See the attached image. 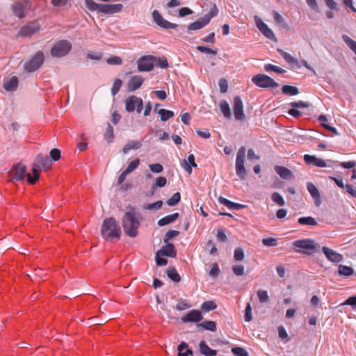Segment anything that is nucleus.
Wrapping results in <instances>:
<instances>
[{
	"mask_svg": "<svg viewBox=\"0 0 356 356\" xmlns=\"http://www.w3.org/2000/svg\"><path fill=\"white\" fill-rule=\"evenodd\" d=\"M140 214L134 208L127 211L122 220V225L124 233L131 238H135L138 234V229L140 223L139 221Z\"/></svg>",
	"mask_w": 356,
	"mask_h": 356,
	"instance_id": "f257e3e1",
	"label": "nucleus"
},
{
	"mask_svg": "<svg viewBox=\"0 0 356 356\" xmlns=\"http://www.w3.org/2000/svg\"><path fill=\"white\" fill-rule=\"evenodd\" d=\"M121 228L114 218H106L104 220L101 234L105 240H119L121 235Z\"/></svg>",
	"mask_w": 356,
	"mask_h": 356,
	"instance_id": "f03ea898",
	"label": "nucleus"
},
{
	"mask_svg": "<svg viewBox=\"0 0 356 356\" xmlns=\"http://www.w3.org/2000/svg\"><path fill=\"white\" fill-rule=\"evenodd\" d=\"M51 161L47 155L38 154L35 159L32 165V172L33 176L31 174H26L27 181L31 184H34L37 180L39 179V170L44 169L48 170L51 166Z\"/></svg>",
	"mask_w": 356,
	"mask_h": 356,
	"instance_id": "7ed1b4c3",
	"label": "nucleus"
},
{
	"mask_svg": "<svg viewBox=\"0 0 356 356\" xmlns=\"http://www.w3.org/2000/svg\"><path fill=\"white\" fill-rule=\"evenodd\" d=\"M293 245L297 252L306 254H312L320 248V245L311 238L296 240L293 242Z\"/></svg>",
	"mask_w": 356,
	"mask_h": 356,
	"instance_id": "20e7f679",
	"label": "nucleus"
},
{
	"mask_svg": "<svg viewBox=\"0 0 356 356\" xmlns=\"http://www.w3.org/2000/svg\"><path fill=\"white\" fill-rule=\"evenodd\" d=\"M246 148L241 146L236 154V174L241 179H244L247 175V171L245 168V159Z\"/></svg>",
	"mask_w": 356,
	"mask_h": 356,
	"instance_id": "39448f33",
	"label": "nucleus"
},
{
	"mask_svg": "<svg viewBox=\"0 0 356 356\" xmlns=\"http://www.w3.org/2000/svg\"><path fill=\"white\" fill-rule=\"evenodd\" d=\"M72 49V44L66 40H59L56 42L51 49L53 57L60 58L66 56Z\"/></svg>",
	"mask_w": 356,
	"mask_h": 356,
	"instance_id": "423d86ee",
	"label": "nucleus"
},
{
	"mask_svg": "<svg viewBox=\"0 0 356 356\" xmlns=\"http://www.w3.org/2000/svg\"><path fill=\"white\" fill-rule=\"evenodd\" d=\"M12 13L19 19L24 18L31 9V2L29 0L16 1L10 6Z\"/></svg>",
	"mask_w": 356,
	"mask_h": 356,
	"instance_id": "0eeeda50",
	"label": "nucleus"
},
{
	"mask_svg": "<svg viewBox=\"0 0 356 356\" xmlns=\"http://www.w3.org/2000/svg\"><path fill=\"white\" fill-rule=\"evenodd\" d=\"M252 83L262 88H276L279 84L271 77L264 74H258L252 78Z\"/></svg>",
	"mask_w": 356,
	"mask_h": 356,
	"instance_id": "6e6552de",
	"label": "nucleus"
},
{
	"mask_svg": "<svg viewBox=\"0 0 356 356\" xmlns=\"http://www.w3.org/2000/svg\"><path fill=\"white\" fill-rule=\"evenodd\" d=\"M44 62V54L42 51H38L24 65V70L28 72L36 71Z\"/></svg>",
	"mask_w": 356,
	"mask_h": 356,
	"instance_id": "1a4fd4ad",
	"label": "nucleus"
},
{
	"mask_svg": "<svg viewBox=\"0 0 356 356\" xmlns=\"http://www.w3.org/2000/svg\"><path fill=\"white\" fill-rule=\"evenodd\" d=\"M125 106L127 112H133L136 109L139 113L143 109V103L141 98L132 95L126 99Z\"/></svg>",
	"mask_w": 356,
	"mask_h": 356,
	"instance_id": "9d476101",
	"label": "nucleus"
},
{
	"mask_svg": "<svg viewBox=\"0 0 356 356\" xmlns=\"http://www.w3.org/2000/svg\"><path fill=\"white\" fill-rule=\"evenodd\" d=\"M138 70L140 72L151 71L154 66V56H146L138 60Z\"/></svg>",
	"mask_w": 356,
	"mask_h": 356,
	"instance_id": "9b49d317",
	"label": "nucleus"
},
{
	"mask_svg": "<svg viewBox=\"0 0 356 356\" xmlns=\"http://www.w3.org/2000/svg\"><path fill=\"white\" fill-rule=\"evenodd\" d=\"M234 115L236 120L243 121L245 119L243 102L239 96L234 99Z\"/></svg>",
	"mask_w": 356,
	"mask_h": 356,
	"instance_id": "f8f14e48",
	"label": "nucleus"
},
{
	"mask_svg": "<svg viewBox=\"0 0 356 356\" xmlns=\"http://www.w3.org/2000/svg\"><path fill=\"white\" fill-rule=\"evenodd\" d=\"M99 13L104 14H115L122 10L123 6L121 3L117 4H101L99 6Z\"/></svg>",
	"mask_w": 356,
	"mask_h": 356,
	"instance_id": "ddd939ff",
	"label": "nucleus"
},
{
	"mask_svg": "<svg viewBox=\"0 0 356 356\" xmlns=\"http://www.w3.org/2000/svg\"><path fill=\"white\" fill-rule=\"evenodd\" d=\"M26 168L24 165L21 163L17 164L14 166L10 172V176L13 179L19 181L24 178L26 173Z\"/></svg>",
	"mask_w": 356,
	"mask_h": 356,
	"instance_id": "4468645a",
	"label": "nucleus"
},
{
	"mask_svg": "<svg viewBox=\"0 0 356 356\" xmlns=\"http://www.w3.org/2000/svg\"><path fill=\"white\" fill-rule=\"evenodd\" d=\"M184 323H198L202 319L201 312L196 309L191 310L186 315L181 317Z\"/></svg>",
	"mask_w": 356,
	"mask_h": 356,
	"instance_id": "2eb2a0df",
	"label": "nucleus"
},
{
	"mask_svg": "<svg viewBox=\"0 0 356 356\" xmlns=\"http://www.w3.org/2000/svg\"><path fill=\"white\" fill-rule=\"evenodd\" d=\"M322 250L327 259L332 262L339 263L343 260V256L341 254L327 247H323Z\"/></svg>",
	"mask_w": 356,
	"mask_h": 356,
	"instance_id": "dca6fc26",
	"label": "nucleus"
},
{
	"mask_svg": "<svg viewBox=\"0 0 356 356\" xmlns=\"http://www.w3.org/2000/svg\"><path fill=\"white\" fill-rule=\"evenodd\" d=\"M209 10L203 15L201 21H195V22H209V21L218 13V9L215 3H209L208 5Z\"/></svg>",
	"mask_w": 356,
	"mask_h": 356,
	"instance_id": "f3484780",
	"label": "nucleus"
},
{
	"mask_svg": "<svg viewBox=\"0 0 356 356\" xmlns=\"http://www.w3.org/2000/svg\"><path fill=\"white\" fill-rule=\"evenodd\" d=\"M307 188L314 200L315 204L318 207L321 204V195L317 187L312 182L307 184Z\"/></svg>",
	"mask_w": 356,
	"mask_h": 356,
	"instance_id": "a211bd4d",
	"label": "nucleus"
},
{
	"mask_svg": "<svg viewBox=\"0 0 356 356\" xmlns=\"http://www.w3.org/2000/svg\"><path fill=\"white\" fill-rule=\"evenodd\" d=\"M40 27L36 24H27L22 27L19 34L22 36H30L40 30Z\"/></svg>",
	"mask_w": 356,
	"mask_h": 356,
	"instance_id": "6ab92c4d",
	"label": "nucleus"
},
{
	"mask_svg": "<svg viewBox=\"0 0 356 356\" xmlns=\"http://www.w3.org/2000/svg\"><path fill=\"white\" fill-rule=\"evenodd\" d=\"M181 165L188 174H191L192 167H197V164L195 162L194 155L193 154H190L187 159H184L181 162Z\"/></svg>",
	"mask_w": 356,
	"mask_h": 356,
	"instance_id": "aec40b11",
	"label": "nucleus"
},
{
	"mask_svg": "<svg viewBox=\"0 0 356 356\" xmlns=\"http://www.w3.org/2000/svg\"><path fill=\"white\" fill-rule=\"evenodd\" d=\"M259 30L262 33V34L268 38L269 40L277 42V38L273 33V31L268 27L267 24H256Z\"/></svg>",
	"mask_w": 356,
	"mask_h": 356,
	"instance_id": "412c9836",
	"label": "nucleus"
},
{
	"mask_svg": "<svg viewBox=\"0 0 356 356\" xmlns=\"http://www.w3.org/2000/svg\"><path fill=\"white\" fill-rule=\"evenodd\" d=\"M144 79L140 76H132L128 83V90L129 91H135L138 89L143 84Z\"/></svg>",
	"mask_w": 356,
	"mask_h": 356,
	"instance_id": "4be33fe9",
	"label": "nucleus"
},
{
	"mask_svg": "<svg viewBox=\"0 0 356 356\" xmlns=\"http://www.w3.org/2000/svg\"><path fill=\"white\" fill-rule=\"evenodd\" d=\"M18 86V79L17 76H10L7 77L4 80L3 87L4 89L7 91H14L17 89Z\"/></svg>",
	"mask_w": 356,
	"mask_h": 356,
	"instance_id": "5701e85b",
	"label": "nucleus"
},
{
	"mask_svg": "<svg viewBox=\"0 0 356 356\" xmlns=\"http://www.w3.org/2000/svg\"><path fill=\"white\" fill-rule=\"evenodd\" d=\"M161 256H166L170 257H175L176 256V252L175 251V247L172 243H167L163 246L161 250L158 252Z\"/></svg>",
	"mask_w": 356,
	"mask_h": 356,
	"instance_id": "b1692460",
	"label": "nucleus"
},
{
	"mask_svg": "<svg viewBox=\"0 0 356 356\" xmlns=\"http://www.w3.org/2000/svg\"><path fill=\"white\" fill-rule=\"evenodd\" d=\"M275 170L282 179H289L293 177L292 172L286 167L276 165Z\"/></svg>",
	"mask_w": 356,
	"mask_h": 356,
	"instance_id": "393cba45",
	"label": "nucleus"
},
{
	"mask_svg": "<svg viewBox=\"0 0 356 356\" xmlns=\"http://www.w3.org/2000/svg\"><path fill=\"white\" fill-rule=\"evenodd\" d=\"M199 347L200 353L205 356H215L217 354V351L210 348L204 341L200 342Z\"/></svg>",
	"mask_w": 356,
	"mask_h": 356,
	"instance_id": "a878e982",
	"label": "nucleus"
},
{
	"mask_svg": "<svg viewBox=\"0 0 356 356\" xmlns=\"http://www.w3.org/2000/svg\"><path fill=\"white\" fill-rule=\"evenodd\" d=\"M179 217L178 213H174L170 215H168L158 221L159 226H164L175 221Z\"/></svg>",
	"mask_w": 356,
	"mask_h": 356,
	"instance_id": "bb28decb",
	"label": "nucleus"
},
{
	"mask_svg": "<svg viewBox=\"0 0 356 356\" xmlns=\"http://www.w3.org/2000/svg\"><path fill=\"white\" fill-rule=\"evenodd\" d=\"M178 356H188L193 354V351L188 348V344L182 341L177 347Z\"/></svg>",
	"mask_w": 356,
	"mask_h": 356,
	"instance_id": "cd10ccee",
	"label": "nucleus"
},
{
	"mask_svg": "<svg viewBox=\"0 0 356 356\" xmlns=\"http://www.w3.org/2000/svg\"><path fill=\"white\" fill-rule=\"evenodd\" d=\"M141 146L142 143L140 141H130L124 145L122 152L124 154H127L130 150L138 149Z\"/></svg>",
	"mask_w": 356,
	"mask_h": 356,
	"instance_id": "c85d7f7f",
	"label": "nucleus"
},
{
	"mask_svg": "<svg viewBox=\"0 0 356 356\" xmlns=\"http://www.w3.org/2000/svg\"><path fill=\"white\" fill-rule=\"evenodd\" d=\"M219 107L226 118H230L232 117L231 109L227 102L225 100L221 101L219 104Z\"/></svg>",
	"mask_w": 356,
	"mask_h": 356,
	"instance_id": "c756f323",
	"label": "nucleus"
},
{
	"mask_svg": "<svg viewBox=\"0 0 356 356\" xmlns=\"http://www.w3.org/2000/svg\"><path fill=\"white\" fill-rule=\"evenodd\" d=\"M298 223L302 225L316 226L318 225L316 219L311 216L300 217L298 219Z\"/></svg>",
	"mask_w": 356,
	"mask_h": 356,
	"instance_id": "7c9ffc66",
	"label": "nucleus"
},
{
	"mask_svg": "<svg viewBox=\"0 0 356 356\" xmlns=\"http://www.w3.org/2000/svg\"><path fill=\"white\" fill-rule=\"evenodd\" d=\"M282 92L284 95L292 96L299 94V90L297 87L289 85H284L282 88Z\"/></svg>",
	"mask_w": 356,
	"mask_h": 356,
	"instance_id": "2f4dec72",
	"label": "nucleus"
},
{
	"mask_svg": "<svg viewBox=\"0 0 356 356\" xmlns=\"http://www.w3.org/2000/svg\"><path fill=\"white\" fill-rule=\"evenodd\" d=\"M197 327H202L204 330L215 332L216 330V325L214 321H206L197 325Z\"/></svg>",
	"mask_w": 356,
	"mask_h": 356,
	"instance_id": "473e14b6",
	"label": "nucleus"
},
{
	"mask_svg": "<svg viewBox=\"0 0 356 356\" xmlns=\"http://www.w3.org/2000/svg\"><path fill=\"white\" fill-rule=\"evenodd\" d=\"M277 51L279 54L282 56V58L287 62L288 63L291 65L296 64L297 60L294 58L291 54L289 53L284 51V50L281 49H278Z\"/></svg>",
	"mask_w": 356,
	"mask_h": 356,
	"instance_id": "72a5a7b5",
	"label": "nucleus"
},
{
	"mask_svg": "<svg viewBox=\"0 0 356 356\" xmlns=\"http://www.w3.org/2000/svg\"><path fill=\"white\" fill-rule=\"evenodd\" d=\"M338 271L340 275L346 277L352 275L354 273L351 267L345 265H339Z\"/></svg>",
	"mask_w": 356,
	"mask_h": 356,
	"instance_id": "f704fd0d",
	"label": "nucleus"
},
{
	"mask_svg": "<svg viewBox=\"0 0 356 356\" xmlns=\"http://www.w3.org/2000/svg\"><path fill=\"white\" fill-rule=\"evenodd\" d=\"M158 114L161 116V120L162 121H167L170 118H172L175 114L172 111L166 110L164 108H161L158 111Z\"/></svg>",
	"mask_w": 356,
	"mask_h": 356,
	"instance_id": "c9c22d12",
	"label": "nucleus"
},
{
	"mask_svg": "<svg viewBox=\"0 0 356 356\" xmlns=\"http://www.w3.org/2000/svg\"><path fill=\"white\" fill-rule=\"evenodd\" d=\"M168 277L175 282H179L181 277L175 268H169L167 270Z\"/></svg>",
	"mask_w": 356,
	"mask_h": 356,
	"instance_id": "e433bc0d",
	"label": "nucleus"
},
{
	"mask_svg": "<svg viewBox=\"0 0 356 356\" xmlns=\"http://www.w3.org/2000/svg\"><path fill=\"white\" fill-rule=\"evenodd\" d=\"M104 137L108 143H112L114 139L113 128L110 124L107 125Z\"/></svg>",
	"mask_w": 356,
	"mask_h": 356,
	"instance_id": "4c0bfd02",
	"label": "nucleus"
},
{
	"mask_svg": "<svg viewBox=\"0 0 356 356\" xmlns=\"http://www.w3.org/2000/svg\"><path fill=\"white\" fill-rule=\"evenodd\" d=\"M167 179L164 177H158L156 178L154 184L152 186L153 191L157 188H162L166 185Z\"/></svg>",
	"mask_w": 356,
	"mask_h": 356,
	"instance_id": "58836bf2",
	"label": "nucleus"
},
{
	"mask_svg": "<svg viewBox=\"0 0 356 356\" xmlns=\"http://www.w3.org/2000/svg\"><path fill=\"white\" fill-rule=\"evenodd\" d=\"M271 199L278 206L282 207L285 205V201L283 197L277 192H274L272 193Z\"/></svg>",
	"mask_w": 356,
	"mask_h": 356,
	"instance_id": "ea45409f",
	"label": "nucleus"
},
{
	"mask_svg": "<svg viewBox=\"0 0 356 356\" xmlns=\"http://www.w3.org/2000/svg\"><path fill=\"white\" fill-rule=\"evenodd\" d=\"M216 308V304L213 301H206L202 304L201 309L204 312H209Z\"/></svg>",
	"mask_w": 356,
	"mask_h": 356,
	"instance_id": "a19ab883",
	"label": "nucleus"
},
{
	"mask_svg": "<svg viewBox=\"0 0 356 356\" xmlns=\"http://www.w3.org/2000/svg\"><path fill=\"white\" fill-rule=\"evenodd\" d=\"M264 70L266 72H270V71H273V72H275L277 74H283L285 72V70L284 69H282V67H278V66H276V65H273L272 64H266L264 67Z\"/></svg>",
	"mask_w": 356,
	"mask_h": 356,
	"instance_id": "79ce46f5",
	"label": "nucleus"
},
{
	"mask_svg": "<svg viewBox=\"0 0 356 356\" xmlns=\"http://www.w3.org/2000/svg\"><path fill=\"white\" fill-rule=\"evenodd\" d=\"M257 293L261 303H266L269 301L270 298L267 291L260 289L257 291Z\"/></svg>",
	"mask_w": 356,
	"mask_h": 356,
	"instance_id": "37998d69",
	"label": "nucleus"
},
{
	"mask_svg": "<svg viewBox=\"0 0 356 356\" xmlns=\"http://www.w3.org/2000/svg\"><path fill=\"white\" fill-rule=\"evenodd\" d=\"M163 205V202L161 200H159L154 203L152 204H147L143 205V209L145 210H158L161 208Z\"/></svg>",
	"mask_w": 356,
	"mask_h": 356,
	"instance_id": "c03bdc74",
	"label": "nucleus"
},
{
	"mask_svg": "<svg viewBox=\"0 0 356 356\" xmlns=\"http://www.w3.org/2000/svg\"><path fill=\"white\" fill-rule=\"evenodd\" d=\"M181 200V195L179 192L175 193L170 199L168 200L167 204L173 207L177 205Z\"/></svg>",
	"mask_w": 356,
	"mask_h": 356,
	"instance_id": "a18cd8bd",
	"label": "nucleus"
},
{
	"mask_svg": "<svg viewBox=\"0 0 356 356\" xmlns=\"http://www.w3.org/2000/svg\"><path fill=\"white\" fill-rule=\"evenodd\" d=\"M87 58L90 60H100L103 57L102 51H89L86 55Z\"/></svg>",
	"mask_w": 356,
	"mask_h": 356,
	"instance_id": "49530a36",
	"label": "nucleus"
},
{
	"mask_svg": "<svg viewBox=\"0 0 356 356\" xmlns=\"http://www.w3.org/2000/svg\"><path fill=\"white\" fill-rule=\"evenodd\" d=\"M154 65L161 68H166L168 66V60L165 58H156V57H154Z\"/></svg>",
	"mask_w": 356,
	"mask_h": 356,
	"instance_id": "de8ad7c7",
	"label": "nucleus"
},
{
	"mask_svg": "<svg viewBox=\"0 0 356 356\" xmlns=\"http://www.w3.org/2000/svg\"><path fill=\"white\" fill-rule=\"evenodd\" d=\"M140 165V159H136L129 163V165L126 168L125 171L127 173H131L134 171Z\"/></svg>",
	"mask_w": 356,
	"mask_h": 356,
	"instance_id": "09e8293b",
	"label": "nucleus"
},
{
	"mask_svg": "<svg viewBox=\"0 0 356 356\" xmlns=\"http://www.w3.org/2000/svg\"><path fill=\"white\" fill-rule=\"evenodd\" d=\"M232 352L235 356H248L247 350L241 347H234L232 349Z\"/></svg>",
	"mask_w": 356,
	"mask_h": 356,
	"instance_id": "8fccbe9b",
	"label": "nucleus"
},
{
	"mask_svg": "<svg viewBox=\"0 0 356 356\" xmlns=\"http://www.w3.org/2000/svg\"><path fill=\"white\" fill-rule=\"evenodd\" d=\"M191 307L188 302L186 300H181L177 304L175 309L179 311L185 310Z\"/></svg>",
	"mask_w": 356,
	"mask_h": 356,
	"instance_id": "3c124183",
	"label": "nucleus"
},
{
	"mask_svg": "<svg viewBox=\"0 0 356 356\" xmlns=\"http://www.w3.org/2000/svg\"><path fill=\"white\" fill-rule=\"evenodd\" d=\"M85 3L88 9L99 12V6H101L100 3H96L93 0H85Z\"/></svg>",
	"mask_w": 356,
	"mask_h": 356,
	"instance_id": "603ef678",
	"label": "nucleus"
},
{
	"mask_svg": "<svg viewBox=\"0 0 356 356\" xmlns=\"http://www.w3.org/2000/svg\"><path fill=\"white\" fill-rule=\"evenodd\" d=\"M122 81L119 79H116L113 84V87L111 88V93L114 96L120 90L121 86H122Z\"/></svg>",
	"mask_w": 356,
	"mask_h": 356,
	"instance_id": "864d4df0",
	"label": "nucleus"
},
{
	"mask_svg": "<svg viewBox=\"0 0 356 356\" xmlns=\"http://www.w3.org/2000/svg\"><path fill=\"white\" fill-rule=\"evenodd\" d=\"M234 257L236 261H242L244 259V252L241 248H236L234 250Z\"/></svg>",
	"mask_w": 356,
	"mask_h": 356,
	"instance_id": "5fc2aeb1",
	"label": "nucleus"
},
{
	"mask_svg": "<svg viewBox=\"0 0 356 356\" xmlns=\"http://www.w3.org/2000/svg\"><path fill=\"white\" fill-rule=\"evenodd\" d=\"M262 243L268 247H274L277 244V240L275 238H266L262 240Z\"/></svg>",
	"mask_w": 356,
	"mask_h": 356,
	"instance_id": "6e6d98bb",
	"label": "nucleus"
},
{
	"mask_svg": "<svg viewBox=\"0 0 356 356\" xmlns=\"http://www.w3.org/2000/svg\"><path fill=\"white\" fill-rule=\"evenodd\" d=\"M106 63L109 65H121L122 60L119 56H113L106 60Z\"/></svg>",
	"mask_w": 356,
	"mask_h": 356,
	"instance_id": "4d7b16f0",
	"label": "nucleus"
},
{
	"mask_svg": "<svg viewBox=\"0 0 356 356\" xmlns=\"http://www.w3.org/2000/svg\"><path fill=\"white\" fill-rule=\"evenodd\" d=\"M179 232L176 230H170L166 232L164 236L163 241L165 243H167L168 241L171 240L172 238L177 236Z\"/></svg>",
	"mask_w": 356,
	"mask_h": 356,
	"instance_id": "13d9d810",
	"label": "nucleus"
},
{
	"mask_svg": "<svg viewBox=\"0 0 356 356\" xmlns=\"http://www.w3.org/2000/svg\"><path fill=\"white\" fill-rule=\"evenodd\" d=\"M245 321L247 322H250L252 319V307L250 303H248L245 309Z\"/></svg>",
	"mask_w": 356,
	"mask_h": 356,
	"instance_id": "bf43d9fd",
	"label": "nucleus"
},
{
	"mask_svg": "<svg viewBox=\"0 0 356 356\" xmlns=\"http://www.w3.org/2000/svg\"><path fill=\"white\" fill-rule=\"evenodd\" d=\"M290 105L293 107V108H308L310 106V104L308 103V102H302V101H300V102H293L290 104Z\"/></svg>",
	"mask_w": 356,
	"mask_h": 356,
	"instance_id": "052dcab7",
	"label": "nucleus"
},
{
	"mask_svg": "<svg viewBox=\"0 0 356 356\" xmlns=\"http://www.w3.org/2000/svg\"><path fill=\"white\" fill-rule=\"evenodd\" d=\"M149 168L154 173H160L163 170V165L160 163L149 164Z\"/></svg>",
	"mask_w": 356,
	"mask_h": 356,
	"instance_id": "680f3d73",
	"label": "nucleus"
},
{
	"mask_svg": "<svg viewBox=\"0 0 356 356\" xmlns=\"http://www.w3.org/2000/svg\"><path fill=\"white\" fill-rule=\"evenodd\" d=\"M219 273H220V269H219L218 265L216 263H214L212 265V267H211L210 271L209 272V275L211 277L215 278L219 275Z\"/></svg>",
	"mask_w": 356,
	"mask_h": 356,
	"instance_id": "e2e57ef3",
	"label": "nucleus"
},
{
	"mask_svg": "<svg viewBox=\"0 0 356 356\" xmlns=\"http://www.w3.org/2000/svg\"><path fill=\"white\" fill-rule=\"evenodd\" d=\"M218 86L221 92H226L228 89L227 81L225 79H220L218 81Z\"/></svg>",
	"mask_w": 356,
	"mask_h": 356,
	"instance_id": "0e129e2a",
	"label": "nucleus"
},
{
	"mask_svg": "<svg viewBox=\"0 0 356 356\" xmlns=\"http://www.w3.org/2000/svg\"><path fill=\"white\" fill-rule=\"evenodd\" d=\"M196 133L200 137L204 139H207L211 136L210 132L207 129H197L196 130Z\"/></svg>",
	"mask_w": 356,
	"mask_h": 356,
	"instance_id": "69168bd1",
	"label": "nucleus"
},
{
	"mask_svg": "<svg viewBox=\"0 0 356 356\" xmlns=\"http://www.w3.org/2000/svg\"><path fill=\"white\" fill-rule=\"evenodd\" d=\"M232 270L237 276L243 275L244 273V266L243 265H235L232 267Z\"/></svg>",
	"mask_w": 356,
	"mask_h": 356,
	"instance_id": "338daca9",
	"label": "nucleus"
},
{
	"mask_svg": "<svg viewBox=\"0 0 356 356\" xmlns=\"http://www.w3.org/2000/svg\"><path fill=\"white\" fill-rule=\"evenodd\" d=\"M346 192L356 198V188L352 184L345 185Z\"/></svg>",
	"mask_w": 356,
	"mask_h": 356,
	"instance_id": "774afa93",
	"label": "nucleus"
}]
</instances>
